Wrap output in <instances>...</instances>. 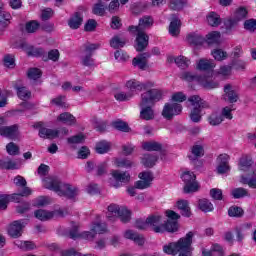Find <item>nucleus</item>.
<instances>
[{
    "instance_id": "1",
    "label": "nucleus",
    "mask_w": 256,
    "mask_h": 256,
    "mask_svg": "<svg viewBox=\"0 0 256 256\" xmlns=\"http://www.w3.org/2000/svg\"><path fill=\"white\" fill-rule=\"evenodd\" d=\"M161 99H163V91L159 89H150L142 93L140 101L141 119H144L145 121H151L155 119V112L151 107L157 102L161 101Z\"/></svg>"
},
{
    "instance_id": "2",
    "label": "nucleus",
    "mask_w": 256,
    "mask_h": 256,
    "mask_svg": "<svg viewBox=\"0 0 256 256\" xmlns=\"http://www.w3.org/2000/svg\"><path fill=\"white\" fill-rule=\"evenodd\" d=\"M153 25V18L144 16L140 18L138 26H129L130 33L136 35L135 49L138 52L145 51L149 45V36L145 33V29H149Z\"/></svg>"
},
{
    "instance_id": "3",
    "label": "nucleus",
    "mask_w": 256,
    "mask_h": 256,
    "mask_svg": "<svg viewBox=\"0 0 256 256\" xmlns=\"http://www.w3.org/2000/svg\"><path fill=\"white\" fill-rule=\"evenodd\" d=\"M193 243V232H188L185 237L180 238L177 242L169 243L163 247L167 255L191 256V244Z\"/></svg>"
},
{
    "instance_id": "4",
    "label": "nucleus",
    "mask_w": 256,
    "mask_h": 256,
    "mask_svg": "<svg viewBox=\"0 0 256 256\" xmlns=\"http://www.w3.org/2000/svg\"><path fill=\"white\" fill-rule=\"evenodd\" d=\"M43 186L45 189H50V191H55L60 197H68V199H73L77 195V189L69 184H63L58 178L47 177L43 180Z\"/></svg>"
},
{
    "instance_id": "5",
    "label": "nucleus",
    "mask_w": 256,
    "mask_h": 256,
    "mask_svg": "<svg viewBox=\"0 0 256 256\" xmlns=\"http://www.w3.org/2000/svg\"><path fill=\"white\" fill-rule=\"evenodd\" d=\"M188 101L193 106L190 113V119L193 123H199L201 121V117H203V109H209V103L201 99V96L199 95L190 96Z\"/></svg>"
},
{
    "instance_id": "6",
    "label": "nucleus",
    "mask_w": 256,
    "mask_h": 256,
    "mask_svg": "<svg viewBox=\"0 0 256 256\" xmlns=\"http://www.w3.org/2000/svg\"><path fill=\"white\" fill-rule=\"evenodd\" d=\"M180 79H182V81H187L188 83L196 81V83H199L204 89H217V87H219V82L211 80L209 76H199L191 72H182L180 74Z\"/></svg>"
},
{
    "instance_id": "7",
    "label": "nucleus",
    "mask_w": 256,
    "mask_h": 256,
    "mask_svg": "<svg viewBox=\"0 0 256 256\" xmlns=\"http://www.w3.org/2000/svg\"><path fill=\"white\" fill-rule=\"evenodd\" d=\"M106 217L109 221H116L119 217L122 223H129L131 221V212L127 208L119 207L117 204H110Z\"/></svg>"
},
{
    "instance_id": "8",
    "label": "nucleus",
    "mask_w": 256,
    "mask_h": 256,
    "mask_svg": "<svg viewBox=\"0 0 256 256\" xmlns=\"http://www.w3.org/2000/svg\"><path fill=\"white\" fill-rule=\"evenodd\" d=\"M100 47L101 44H91L89 42L85 43L82 50V65L85 67H93L95 65V60H93V53H95V51H97V49Z\"/></svg>"
},
{
    "instance_id": "9",
    "label": "nucleus",
    "mask_w": 256,
    "mask_h": 256,
    "mask_svg": "<svg viewBox=\"0 0 256 256\" xmlns=\"http://www.w3.org/2000/svg\"><path fill=\"white\" fill-rule=\"evenodd\" d=\"M181 179L184 182V193H197L199 191V182H197V176L193 172H183Z\"/></svg>"
},
{
    "instance_id": "10",
    "label": "nucleus",
    "mask_w": 256,
    "mask_h": 256,
    "mask_svg": "<svg viewBox=\"0 0 256 256\" xmlns=\"http://www.w3.org/2000/svg\"><path fill=\"white\" fill-rule=\"evenodd\" d=\"M181 111H183V106L179 103H166L162 110V117L167 119V121H171L173 117L176 115H181Z\"/></svg>"
},
{
    "instance_id": "11",
    "label": "nucleus",
    "mask_w": 256,
    "mask_h": 256,
    "mask_svg": "<svg viewBox=\"0 0 256 256\" xmlns=\"http://www.w3.org/2000/svg\"><path fill=\"white\" fill-rule=\"evenodd\" d=\"M60 135H69V129L66 127L57 129H49L42 127L39 129V137L42 139H57Z\"/></svg>"
},
{
    "instance_id": "12",
    "label": "nucleus",
    "mask_w": 256,
    "mask_h": 256,
    "mask_svg": "<svg viewBox=\"0 0 256 256\" xmlns=\"http://www.w3.org/2000/svg\"><path fill=\"white\" fill-rule=\"evenodd\" d=\"M196 69L198 71H207V74L202 75V77H210V81H213V69H215V61L202 58L196 63Z\"/></svg>"
},
{
    "instance_id": "13",
    "label": "nucleus",
    "mask_w": 256,
    "mask_h": 256,
    "mask_svg": "<svg viewBox=\"0 0 256 256\" xmlns=\"http://www.w3.org/2000/svg\"><path fill=\"white\" fill-rule=\"evenodd\" d=\"M154 85L153 82H141L136 79L126 82V87L130 90L129 93H133L134 91H147V89H151Z\"/></svg>"
},
{
    "instance_id": "14",
    "label": "nucleus",
    "mask_w": 256,
    "mask_h": 256,
    "mask_svg": "<svg viewBox=\"0 0 256 256\" xmlns=\"http://www.w3.org/2000/svg\"><path fill=\"white\" fill-rule=\"evenodd\" d=\"M29 223V220H16L13 222V224H10L8 227V234L10 237H13L14 239H17L18 237H21L23 233V227Z\"/></svg>"
},
{
    "instance_id": "15",
    "label": "nucleus",
    "mask_w": 256,
    "mask_h": 256,
    "mask_svg": "<svg viewBox=\"0 0 256 256\" xmlns=\"http://www.w3.org/2000/svg\"><path fill=\"white\" fill-rule=\"evenodd\" d=\"M138 181L135 182L136 189H149L151 187V183L153 182V173L150 171H145L139 174Z\"/></svg>"
},
{
    "instance_id": "16",
    "label": "nucleus",
    "mask_w": 256,
    "mask_h": 256,
    "mask_svg": "<svg viewBox=\"0 0 256 256\" xmlns=\"http://www.w3.org/2000/svg\"><path fill=\"white\" fill-rule=\"evenodd\" d=\"M161 219V215L152 214L147 217L146 223H148V227H151L155 233H163L164 227Z\"/></svg>"
},
{
    "instance_id": "17",
    "label": "nucleus",
    "mask_w": 256,
    "mask_h": 256,
    "mask_svg": "<svg viewBox=\"0 0 256 256\" xmlns=\"http://www.w3.org/2000/svg\"><path fill=\"white\" fill-rule=\"evenodd\" d=\"M55 215H60L61 217H63V211H47L39 209L34 212V217H36V219H39V221H49L50 219H53Z\"/></svg>"
},
{
    "instance_id": "18",
    "label": "nucleus",
    "mask_w": 256,
    "mask_h": 256,
    "mask_svg": "<svg viewBox=\"0 0 256 256\" xmlns=\"http://www.w3.org/2000/svg\"><path fill=\"white\" fill-rule=\"evenodd\" d=\"M19 133V126L17 124L11 126H0L1 137H6L7 139H16Z\"/></svg>"
},
{
    "instance_id": "19",
    "label": "nucleus",
    "mask_w": 256,
    "mask_h": 256,
    "mask_svg": "<svg viewBox=\"0 0 256 256\" xmlns=\"http://www.w3.org/2000/svg\"><path fill=\"white\" fill-rule=\"evenodd\" d=\"M217 161L219 163L217 167V172L219 173V175H223L225 173H228V171H230L231 168L229 167V155L221 154L217 158Z\"/></svg>"
},
{
    "instance_id": "20",
    "label": "nucleus",
    "mask_w": 256,
    "mask_h": 256,
    "mask_svg": "<svg viewBox=\"0 0 256 256\" xmlns=\"http://www.w3.org/2000/svg\"><path fill=\"white\" fill-rule=\"evenodd\" d=\"M11 14L3 10V6L0 3V27L1 31H5L9 25H11Z\"/></svg>"
},
{
    "instance_id": "21",
    "label": "nucleus",
    "mask_w": 256,
    "mask_h": 256,
    "mask_svg": "<svg viewBox=\"0 0 256 256\" xmlns=\"http://www.w3.org/2000/svg\"><path fill=\"white\" fill-rule=\"evenodd\" d=\"M181 31V20L176 15H172V20L169 25V33L172 37H177Z\"/></svg>"
},
{
    "instance_id": "22",
    "label": "nucleus",
    "mask_w": 256,
    "mask_h": 256,
    "mask_svg": "<svg viewBox=\"0 0 256 256\" xmlns=\"http://www.w3.org/2000/svg\"><path fill=\"white\" fill-rule=\"evenodd\" d=\"M57 121L59 123H63L64 125H69L70 127L77 123V119L73 114L69 112H63L57 117Z\"/></svg>"
},
{
    "instance_id": "23",
    "label": "nucleus",
    "mask_w": 256,
    "mask_h": 256,
    "mask_svg": "<svg viewBox=\"0 0 256 256\" xmlns=\"http://www.w3.org/2000/svg\"><path fill=\"white\" fill-rule=\"evenodd\" d=\"M125 239H130L131 241H134L137 245H144L145 244V238H143L142 235L132 231V230H127L124 233Z\"/></svg>"
},
{
    "instance_id": "24",
    "label": "nucleus",
    "mask_w": 256,
    "mask_h": 256,
    "mask_svg": "<svg viewBox=\"0 0 256 256\" xmlns=\"http://www.w3.org/2000/svg\"><path fill=\"white\" fill-rule=\"evenodd\" d=\"M157 161H159V156L155 155V154H144L142 157V165H144V167H155Z\"/></svg>"
},
{
    "instance_id": "25",
    "label": "nucleus",
    "mask_w": 256,
    "mask_h": 256,
    "mask_svg": "<svg viewBox=\"0 0 256 256\" xmlns=\"http://www.w3.org/2000/svg\"><path fill=\"white\" fill-rule=\"evenodd\" d=\"M112 177L117 183H129L131 181V175L128 172H121L119 170H113Z\"/></svg>"
},
{
    "instance_id": "26",
    "label": "nucleus",
    "mask_w": 256,
    "mask_h": 256,
    "mask_svg": "<svg viewBox=\"0 0 256 256\" xmlns=\"http://www.w3.org/2000/svg\"><path fill=\"white\" fill-rule=\"evenodd\" d=\"M187 41L190 45H194L195 47H200L205 43V38L198 33H190L187 35Z\"/></svg>"
},
{
    "instance_id": "27",
    "label": "nucleus",
    "mask_w": 256,
    "mask_h": 256,
    "mask_svg": "<svg viewBox=\"0 0 256 256\" xmlns=\"http://www.w3.org/2000/svg\"><path fill=\"white\" fill-rule=\"evenodd\" d=\"M82 24H83V16L79 12H76L68 20V26L70 27V29H79Z\"/></svg>"
},
{
    "instance_id": "28",
    "label": "nucleus",
    "mask_w": 256,
    "mask_h": 256,
    "mask_svg": "<svg viewBox=\"0 0 256 256\" xmlns=\"http://www.w3.org/2000/svg\"><path fill=\"white\" fill-rule=\"evenodd\" d=\"M224 93L228 97V101L230 103H237L239 95L235 90H233V86H231V84H227L224 86Z\"/></svg>"
},
{
    "instance_id": "29",
    "label": "nucleus",
    "mask_w": 256,
    "mask_h": 256,
    "mask_svg": "<svg viewBox=\"0 0 256 256\" xmlns=\"http://www.w3.org/2000/svg\"><path fill=\"white\" fill-rule=\"evenodd\" d=\"M176 205L183 217H191V208L189 207V202L187 200H179Z\"/></svg>"
},
{
    "instance_id": "30",
    "label": "nucleus",
    "mask_w": 256,
    "mask_h": 256,
    "mask_svg": "<svg viewBox=\"0 0 256 256\" xmlns=\"http://www.w3.org/2000/svg\"><path fill=\"white\" fill-rule=\"evenodd\" d=\"M251 165H253V160H251V157L247 156V155H243L240 158L239 161V170L240 171H250L251 169Z\"/></svg>"
},
{
    "instance_id": "31",
    "label": "nucleus",
    "mask_w": 256,
    "mask_h": 256,
    "mask_svg": "<svg viewBox=\"0 0 256 256\" xmlns=\"http://www.w3.org/2000/svg\"><path fill=\"white\" fill-rule=\"evenodd\" d=\"M111 151V142L100 141L96 144V153L99 155H104V153H109Z\"/></svg>"
},
{
    "instance_id": "32",
    "label": "nucleus",
    "mask_w": 256,
    "mask_h": 256,
    "mask_svg": "<svg viewBox=\"0 0 256 256\" xmlns=\"http://www.w3.org/2000/svg\"><path fill=\"white\" fill-rule=\"evenodd\" d=\"M230 195L233 199H243V197H249V190L243 187L234 188L231 190Z\"/></svg>"
},
{
    "instance_id": "33",
    "label": "nucleus",
    "mask_w": 256,
    "mask_h": 256,
    "mask_svg": "<svg viewBox=\"0 0 256 256\" xmlns=\"http://www.w3.org/2000/svg\"><path fill=\"white\" fill-rule=\"evenodd\" d=\"M135 94L133 92H123V91H116L114 92V99H116V101H131V99H133V96Z\"/></svg>"
},
{
    "instance_id": "34",
    "label": "nucleus",
    "mask_w": 256,
    "mask_h": 256,
    "mask_svg": "<svg viewBox=\"0 0 256 256\" xmlns=\"http://www.w3.org/2000/svg\"><path fill=\"white\" fill-rule=\"evenodd\" d=\"M240 183H242V185L249 186L251 189H256V175H255V172H252V177H246V176L242 175L240 177Z\"/></svg>"
},
{
    "instance_id": "35",
    "label": "nucleus",
    "mask_w": 256,
    "mask_h": 256,
    "mask_svg": "<svg viewBox=\"0 0 256 256\" xmlns=\"http://www.w3.org/2000/svg\"><path fill=\"white\" fill-rule=\"evenodd\" d=\"M142 149H144V151H161V149H163V145L155 141L144 142L142 143Z\"/></svg>"
},
{
    "instance_id": "36",
    "label": "nucleus",
    "mask_w": 256,
    "mask_h": 256,
    "mask_svg": "<svg viewBox=\"0 0 256 256\" xmlns=\"http://www.w3.org/2000/svg\"><path fill=\"white\" fill-rule=\"evenodd\" d=\"M125 43H127V39H125V37H121V36H114L110 40V46L113 49H119L121 47H125Z\"/></svg>"
},
{
    "instance_id": "37",
    "label": "nucleus",
    "mask_w": 256,
    "mask_h": 256,
    "mask_svg": "<svg viewBox=\"0 0 256 256\" xmlns=\"http://www.w3.org/2000/svg\"><path fill=\"white\" fill-rule=\"evenodd\" d=\"M198 207L200 211H203L204 213H209L213 211V203L209 201L208 199H201L198 202Z\"/></svg>"
},
{
    "instance_id": "38",
    "label": "nucleus",
    "mask_w": 256,
    "mask_h": 256,
    "mask_svg": "<svg viewBox=\"0 0 256 256\" xmlns=\"http://www.w3.org/2000/svg\"><path fill=\"white\" fill-rule=\"evenodd\" d=\"M91 231L96 235H103V233H107V224L95 222L91 226Z\"/></svg>"
},
{
    "instance_id": "39",
    "label": "nucleus",
    "mask_w": 256,
    "mask_h": 256,
    "mask_svg": "<svg viewBox=\"0 0 256 256\" xmlns=\"http://www.w3.org/2000/svg\"><path fill=\"white\" fill-rule=\"evenodd\" d=\"M0 169L13 170L17 169V163L10 158H3L0 160Z\"/></svg>"
},
{
    "instance_id": "40",
    "label": "nucleus",
    "mask_w": 256,
    "mask_h": 256,
    "mask_svg": "<svg viewBox=\"0 0 256 256\" xmlns=\"http://www.w3.org/2000/svg\"><path fill=\"white\" fill-rule=\"evenodd\" d=\"M207 21L208 24L211 25V27H219V25H221V17L215 12H211L207 16Z\"/></svg>"
},
{
    "instance_id": "41",
    "label": "nucleus",
    "mask_w": 256,
    "mask_h": 256,
    "mask_svg": "<svg viewBox=\"0 0 256 256\" xmlns=\"http://www.w3.org/2000/svg\"><path fill=\"white\" fill-rule=\"evenodd\" d=\"M202 254L203 256H221L223 255V248L219 244H214L210 251H203Z\"/></svg>"
},
{
    "instance_id": "42",
    "label": "nucleus",
    "mask_w": 256,
    "mask_h": 256,
    "mask_svg": "<svg viewBox=\"0 0 256 256\" xmlns=\"http://www.w3.org/2000/svg\"><path fill=\"white\" fill-rule=\"evenodd\" d=\"M212 57L215 59V61H225L229 55L227 52L223 51V49H214L211 52Z\"/></svg>"
},
{
    "instance_id": "43",
    "label": "nucleus",
    "mask_w": 256,
    "mask_h": 256,
    "mask_svg": "<svg viewBox=\"0 0 256 256\" xmlns=\"http://www.w3.org/2000/svg\"><path fill=\"white\" fill-rule=\"evenodd\" d=\"M16 91L19 99H22V101L31 99V91H29L26 87H16Z\"/></svg>"
},
{
    "instance_id": "44",
    "label": "nucleus",
    "mask_w": 256,
    "mask_h": 256,
    "mask_svg": "<svg viewBox=\"0 0 256 256\" xmlns=\"http://www.w3.org/2000/svg\"><path fill=\"white\" fill-rule=\"evenodd\" d=\"M106 9H107V6H105L103 1H99L94 5L92 12L94 15H99L100 17H103L105 15Z\"/></svg>"
},
{
    "instance_id": "45",
    "label": "nucleus",
    "mask_w": 256,
    "mask_h": 256,
    "mask_svg": "<svg viewBox=\"0 0 256 256\" xmlns=\"http://www.w3.org/2000/svg\"><path fill=\"white\" fill-rule=\"evenodd\" d=\"M219 39H221V33L214 31L206 36L205 41L208 43V45H213L215 43H219Z\"/></svg>"
},
{
    "instance_id": "46",
    "label": "nucleus",
    "mask_w": 256,
    "mask_h": 256,
    "mask_svg": "<svg viewBox=\"0 0 256 256\" xmlns=\"http://www.w3.org/2000/svg\"><path fill=\"white\" fill-rule=\"evenodd\" d=\"M175 63L177 67H180V69H187V67L191 65V60L185 56H179L175 59Z\"/></svg>"
},
{
    "instance_id": "47",
    "label": "nucleus",
    "mask_w": 256,
    "mask_h": 256,
    "mask_svg": "<svg viewBox=\"0 0 256 256\" xmlns=\"http://www.w3.org/2000/svg\"><path fill=\"white\" fill-rule=\"evenodd\" d=\"M247 8L245 7H240L236 10L234 14V19L239 23V21H243V19H247L248 15Z\"/></svg>"
},
{
    "instance_id": "48",
    "label": "nucleus",
    "mask_w": 256,
    "mask_h": 256,
    "mask_svg": "<svg viewBox=\"0 0 256 256\" xmlns=\"http://www.w3.org/2000/svg\"><path fill=\"white\" fill-rule=\"evenodd\" d=\"M15 245L20 249H24V251H31L35 249V243L31 241H16Z\"/></svg>"
},
{
    "instance_id": "49",
    "label": "nucleus",
    "mask_w": 256,
    "mask_h": 256,
    "mask_svg": "<svg viewBox=\"0 0 256 256\" xmlns=\"http://www.w3.org/2000/svg\"><path fill=\"white\" fill-rule=\"evenodd\" d=\"M41 75H43V73L38 68H30L27 73L28 79H32L33 81L41 79Z\"/></svg>"
},
{
    "instance_id": "50",
    "label": "nucleus",
    "mask_w": 256,
    "mask_h": 256,
    "mask_svg": "<svg viewBox=\"0 0 256 256\" xmlns=\"http://www.w3.org/2000/svg\"><path fill=\"white\" fill-rule=\"evenodd\" d=\"M3 63L8 69H13L15 67V55L7 54L3 58Z\"/></svg>"
},
{
    "instance_id": "51",
    "label": "nucleus",
    "mask_w": 256,
    "mask_h": 256,
    "mask_svg": "<svg viewBox=\"0 0 256 256\" xmlns=\"http://www.w3.org/2000/svg\"><path fill=\"white\" fill-rule=\"evenodd\" d=\"M31 193H32L31 188L24 186L22 192L12 195V199L14 201L19 202V199H21V197H29V195H31Z\"/></svg>"
},
{
    "instance_id": "52",
    "label": "nucleus",
    "mask_w": 256,
    "mask_h": 256,
    "mask_svg": "<svg viewBox=\"0 0 256 256\" xmlns=\"http://www.w3.org/2000/svg\"><path fill=\"white\" fill-rule=\"evenodd\" d=\"M169 7L172 11H181L185 7V0H170Z\"/></svg>"
},
{
    "instance_id": "53",
    "label": "nucleus",
    "mask_w": 256,
    "mask_h": 256,
    "mask_svg": "<svg viewBox=\"0 0 256 256\" xmlns=\"http://www.w3.org/2000/svg\"><path fill=\"white\" fill-rule=\"evenodd\" d=\"M70 145H79V143H85V135L78 134L67 139Z\"/></svg>"
},
{
    "instance_id": "54",
    "label": "nucleus",
    "mask_w": 256,
    "mask_h": 256,
    "mask_svg": "<svg viewBox=\"0 0 256 256\" xmlns=\"http://www.w3.org/2000/svg\"><path fill=\"white\" fill-rule=\"evenodd\" d=\"M132 65H134V67H138L142 71H145V69L147 68V60L142 59L138 56L132 60Z\"/></svg>"
},
{
    "instance_id": "55",
    "label": "nucleus",
    "mask_w": 256,
    "mask_h": 256,
    "mask_svg": "<svg viewBox=\"0 0 256 256\" xmlns=\"http://www.w3.org/2000/svg\"><path fill=\"white\" fill-rule=\"evenodd\" d=\"M6 151L8 155H19V147L14 142H10L6 145Z\"/></svg>"
},
{
    "instance_id": "56",
    "label": "nucleus",
    "mask_w": 256,
    "mask_h": 256,
    "mask_svg": "<svg viewBox=\"0 0 256 256\" xmlns=\"http://www.w3.org/2000/svg\"><path fill=\"white\" fill-rule=\"evenodd\" d=\"M210 196L212 199H215V201H223V190L218 188H212L210 190Z\"/></svg>"
},
{
    "instance_id": "57",
    "label": "nucleus",
    "mask_w": 256,
    "mask_h": 256,
    "mask_svg": "<svg viewBox=\"0 0 256 256\" xmlns=\"http://www.w3.org/2000/svg\"><path fill=\"white\" fill-rule=\"evenodd\" d=\"M229 217H243V209L241 207H230L228 210Z\"/></svg>"
},
{
    "instance_id": "58",
    "label": "nucleus",
    "mask_w": 256,
    "mask_h": 256,
    "mask_svg": "<svg viewBox=\"0 0 256 256\" xmlns=\"http://www.w3.org/2000/svg\"><path fill=\"white\" fill-rule=\"evenodd\" d=\"M191 153L196 159H198V157H203V155H205V150L201 145H194L191 149Z\"/></svg>"
},
{
    "instance_id": "59",
    "label": "nucleus",
    "mask_w": 256,
    "mask_h": 256,
    "mask_svg": "<svg viewBox=\"0 0 256 256\" xmlns=\"http://www.w3.org/2000/svg\"><path fill=\"white\" fill-rule=\"evenodd\" d=\"M208 121L212 126L221 125L223 123V116L212 114L209 116Z\"/></svg>"
},
{
    "instance_id": "60",
    "label": "nucleus",
    "mask_w": 256,
    "mask_h": 256,
    "mask_svg": "<svg viewBox=\"0 0 256 256\" xmlns=\"http://www.w3.org/2000/svg\"><path fill=\"white\" fill-rule=\"evenodd\" d=\"M231 71H233V66L224 65L219 68L217 73L218 75H222L223 77H229V75H231Z\"/></svg>"
},
{
    "instance_id": "61",
    "label": "nucleus",
    "mask_w": 256,
    "mask_h": 256,
    "mask_svg": "<svg viewBox=\"0 0 256 256\" xmlns=\"http://www.w3.org/2000/svg\"><path fill=\"white\" fill-rule=\"evenodd\" d=\"M163 227V232L168 231L169 233H175V231H177V222L168 221L167 223L163 224Z\"/></svg>"
},
{
    "instance_id": "62",
    "label": "nucleus",
    "mask_w": 256,
    "mask_h": 256,
    "mask_svg": "<svg viewBox=\"0 0 256 256\" xmlns=\"http://www.w3.org/2000/svg\"><path fill=\"white\" fill-rule=\"evenodd\" d=\"M27 33H35V31H37V29H39V22L32 20L28 23H26V27H25Z\"/></svg>"
},
{
    "instance_id": "63",
    "label": "nucleus",
    "mask_w": 256,
    "mask_h": 256,
    "mask_svg": "<svg viewBox=\"0 0 256 256\" xmlns=\"http://www.w3.org/2000/svg\"><path fill=\"white\" fill-rule=\"evenodd\" d=\"M113 127L118 129V131H123L124 133H128L129 131V125L123 121L113 122Z\"/></svg>"
},
{
    "instance_id": "64",
    "label": "nucleus",
    "mask_w": 256,
    "mask_h": 256,
    "mask_svg": "<svg viewBox=\"0 0 256 256\" xmlns=\"http://www.w3.org/2000/svg\"><path fill=\"white\" fill-rule=\"evenodd\" d=\"M244 28L247 31H255L256 30V20L255 19H249L244 22Z\"/></svg>"
}]
</instances>
